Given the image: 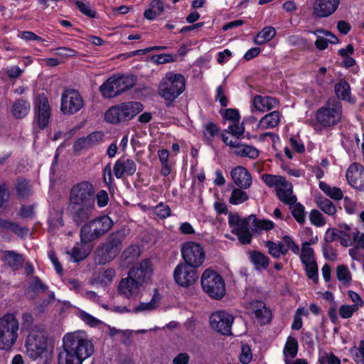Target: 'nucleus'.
Returning <instances> with one entry per match:
<instances>
[{
    "label": "nucleus",
    "mask_w": 364,
    "mask_h": 364,
    "mask_svg": "<svg viewBox=\"0 0 364 364\" xmlns=\"http://www.w3.org/2000/svg\"><path fill=\"white\" fill-rule=\"evenodd\" d=\"M93 353V344L85 332L68 333L63 337V350L58 355V363L82 364Z\"/></svg>",
    "instance_id": "1"
},
{
    "label": "nucleus",
    "mask_w": 364,
    "mask_h": 364,
    "mask_svg": "<svg viewBox=\"0 0 364 364\" xmlns=\"http://www.w3.org/2000/svg\"><path fill=\"white\" fill-rule=\"evenodd\" d=\"M114 224L113 220L107 215L91 218L80 228L81 242L87 244L98 240L112 228Z\"/></svg>",
    "instance_id": "2"
},
{
    "label": "nucleus",
    "mask_w": 364,
    "mask_h": 364,
    "mask_svg": "<svg viewBox=\"0 0 364 364\" xmlns=\"http://www.w3.org/2000/svg\"><path fill=\"white\" fill-rule=\"evenodd\" d=\"M342 117V104L336 99L329 100L325 105L316 112V123L314 129L321 131L322 128H328L338 124Z\"/></svg>",
    "instance_id": "3"
},
{
    "label": "nucleus",
    "mask_w": 364,
    "mask_h": 364,
    "mask_svg": "<svg viewBox=\"0 0 364 364\" xmlns=\"http://www.w3.org/2000/svg\"><path fill=\"white\" fill-rule=\"evenodd\" d=\"M186 88V79L180 73L168 72L159 83V95L166 101L172 102Z\"/></svg>",
    "instance_id": "4"
},
{
    "label": "nucleus",
    "mask_w": 364,
    "mask_h": 364,
    "mask_svg": "<svg viewBox=\"0 0 364 364\" xmlns=\"http://www.w3.org/2000/svg\"><path fill=\"white\" fill-rule=\"evenodd\" d=\"M19 322L14 314L0 317V350H9L17 341Z\"/></svg>",
    "instance_id": "5"
},
{
    "label": "nucleus",
    "mask_w": 364,
    "mask_h": 364,
    "mask_svg": "<svg viewBox=\"0 0 364 364\" xmlns=\"http://www.w3.org/2000/svg\"><path fill=\"white\" fill-rule=\"evenodd\" d=\"M262 179L267 186L274 188L278 198L284 204L291 205L297 200L293 194L291 183L287 182L284 177L265 173L262 176Z\"/></svg>",
    "instance_id": "6"
},
{
    "label": "nucleus",
    "mask_w": 364,
    "mask_h": 364,
    "mask_svg": "<svg viewBox=\"0 0 364 364\" xmlns=\"http://www.w3.org/2000/svg\"><path fill=\"white\" fill-rule=\"evenodd\" d=\"M143 105L138 102H123L110 107L105 113V119L112 124L128 121L142 111Z\"/></svg>",
    "instance_id": "7"
},
{
    "label": "nucleus",
    "mask_w": 364,
    "mask_h": 364,
    "mask_svg": "<svg viewBox=\"0 0 364 364\" xmlns=\"http://www.w3.org/2000/svg\"><path fill=\"white\" fill-rule=\"evenodd\" d=\"M255 220V215L241 218L237 213H229L228 224L231 228V232L235 235L242 245L250 244L252 241V234L250 230V223Z\"/></svg>",
    "instance_id": "8"
},
{
    "label": "nucleus",
    "mask_w": 364,
    "mask_h": 364,
    "mask_svg": "<svg viewBox=\"0 0 364 364\" xmlns=\"http://www.w3.org/2000/svg\"><path fill=\"white\" fill-rule=\"evenodd\" d=\"M203 291L210 297L220 299L225 294V285L223 277L217 272L206 269L201 276Z\"/></svg>",
    "instance_id": "9"
},
{
    "label": "nucleus",
    "mask_w": 364,
    "mask_h": 364,
    "mask_svg": "<svg viewBox=\"0 0 364 364\" xmlns=\"http://www.w3.org/2000/svg\"><path fill=\"white\" fill-rule=\"evenodd\" d=\"M95 187L91 182L80 181L71 187L68 204H95Z\"/></svg>",
    "instance_id": "10"
},
{
    "label": "nucleus",
    "mask_w": 364,
    "mask_h": 364,
    "mask_svg": "<svg viewBox=\"0 0 364 364\" xmlns=\"http://www.w3.org/2000/svg\"><path fill=\"white\" fill-rule=\"evenodd\" d=\"M26 353L32 360H36L47 350V338L40 329H32L26 341Z\"/></svg>",
    "instance_id": "11"
},
{
    "label": "nucleus",
    "mask_w": 364,
    "mask_h": 364,
    "mask_svg": "<svg viewBox=\"0 0 364 364\" xmlns=\"http://www.w3.org/2000/svg\"><path fill=\"white\" fill-rule=\"evenodd\" d=\"M67 215L73 223L79 227L86 224L95 214V204H68Z\"/></svg>",
    "instance_id": "12"
},
{
    "label": "nucleus",
    "mask_w": 364,
    "mask_h": 364,
    "mask_svg": "<svg viewBox=\"0 0 364 364\" xmlns=\"http://www.w3.org/2000/svg\"><path fill=\"white\" fill-rule=\"evenodd\" d=\"M181 252L184 264L193 267H200L205 260V251L199 243L186 242L183 244Z\"/></svg>",
    "instance_id": "13"
},
{
    "label": "nucleus",
    "mask_w": 364,
    "mask_h": 364,
    "mask_svg": "<svg viewBox=\"0 0 364 364\" xmlns=\"http://www.w3.org/2000/svg\"><path fill=\"white\" fill-rule=\"evenodd\" d=\"M83 107V98L77 90L68 89L63 91L61 95L60 110L64 114H74Z\"/></svg>",
    "instance_id": "14"
},
{
    "label": "nucleus",
    "mask_w": 364,
    "mask_h": 364,
    "mask_svg": "<svg viewBox=\"0 0 364 364\" xmlns=\"http://www.w3.org/2000/svg\"><path fill=\"white\" fill-rule=\"evenodd\" d=\"M233 321V316L225 311H216L210 316L211 328L223 335H231Z\"/></svg>",
    "instance_id": "15"
},
{
    "label": "nucleus",
    "mask_w": 364,
    "mask_h": 364,
    "mask_svg": "<svg viewBox=\"0 0 364 364\" xmlns=\"http://www.w3.org/2000/svg\"><path fill=\"white\" fill-rule=\"evenodd\" d=\"M173 277L178 285L188 287L197 281L198 274L196 267L181 263L176 267L173 271Z\"/></svg>",
    "instance_id": "16"
},
{
    "label": "nucleus",
    "mask_w": 364,
    "mask_h": 364,
    "mask_svg": "<svg viewBox=\"0 0 364 364\" xmlns=\"http://www.w3.org/2000/svg\"><path fill=\"white\" fill-rule=\"evenodd\" d=\"M153 269L151 261L148 259L141 260L140 262L135 264L128 272L127 275L130 279L143 287L147 284L152 276Z\"/></svg>",
    "instance_id": "17"
},
{
    "label": "nucleus",
    "mask_w": 364,
    "mask_h": 364,
    "mask_svg": "<svg viewBox=\"0 0 364 364\" xmlns=\"http://www.w3.org/2000/svg\"><path fill=\"white\" fill-rule=\"evenodd\" d=\"M141 287L137 282L130 279V277L127 275L119 282L117 292L123 298L135 300L138 297Z\"/></svg>",
    "instance_id": "18"
},
{
    "label": "nucleus",
    "mask_w": 364,
    "mask_h": 364,
    "mask_svg": "<svg viewBox=\"0 0 364 364\" xmlns=\"http://www.w3.org/2000/svg\"><path fill=\"white\" fill-rule=\"evenodd\" d=\"M120 252V250L104 241L96 249L95 261L100 264H105L114 260Z\"/></svg>",
    "instance_id": "19"
},
{
    "label": "nucleus",
    "mask_w": 364,
    "mask_h": 364,
    "mask_svg": "<svg viewBox=\"0 0 364 364\" xmlns=\"http://www.w3.org/2000/svg\"><path fill=\"white\" fill-rule=\"evenodd\" d=\"M348 183L355 188L364 189V167L357 163L351 164L346 174Z\"/></svg>",
    "instance_id": "20"
},
{
    "label": "nucleus",
    "mask_w": 364,
    "mask_h": 364,
    "mask_svg": "<svg viewBox=\"0 0 364 364\" xmlns=\"http://www.w3.org/2000/svg\"><path fill=\"white\" fill-rule=\"evenodd\" d=\"M136 171V163L132 159L128 158L117 159L113 166L114 174L117 178H121L123 176H133Z\"/></svg>",
    "instance_id": "21"
},
{
    "label": "nucleus",
    "mask_w": 364,
    "mask_h": 364,
    "mask_svg": "<svg viewBox=\"0 0 364 364\" xmlns=\"http://www.w3.org/2000/svg\"><path fill=\"white\" fill-rule=\"evenodd\" d=\"M340 0H316L314 8V14L320 18L328 17L338 9Z\"/></svg>",
    "instance_id": "22"
},
{
    "label": "nucleus",
    "mask_w": 364,
    "mask_h": 364,
    "mask_svg": "<svg viewBox=\"0 0 364 364\" xmlns=\"http://www.w3.org/2000/svg\"><path fill=\"white\" fill-rule=\"evenodd\" d=\"M36 116L38 127L45 129L49 123L50 107L48 99L43 96L38 97Z\"/></svg>",
    "instance_id": "23"
},
{
    "label": "nucleus",
    "mask_w": 364,
    "mask_h": 364,
    "mask_svg": "<svg viewBox=\"0 0 364 364\" xmlns=\"http://www.w3.org/2000/svg\"><path fill=\"white\" fill-rule=\"evenodd\" d=\"M250 306L259 323L264 325L270 321L272 317L271 311L263 301L255 300L252 301Z\"/></svg>",
    "instance_id": "24"
},
{
    "label": "nucleus",
    "mask_w": 364,
    "mask_h": 364,
    "mask_svg": "<svg viewBox=\"0 0 364 364\" xmlns=\"http://www.w3.org/2000/svg\"><path fill=\"white\" fill-rule=\"evenodd\" d=\"M103 134L101 132H92L85 137L77 139L73 144V150L75 152H80L83 149H89L97 145L102 141Z\"/></svg>",
    "instance_id": "25"
},
{
    "label": "nucleus",
    "mask_w": 364,
    "mask_h": 364,
    "mask_svg": "<svg viewBox=\"0 0 364 364\" xmlns=\"http://www.w3.org/2000/svg\"><path fill=\"white\" fill-rule=\"evenodd\" d=\"M230 174L234 183L239 188L247 189L251 186L252 176L245 168L237 166L231 171Z\"/></svg>",
    "instance_id": "26"
},
{
    "label": "nucleus",
    "mask_w": 364,
    "mask_h": 364,
    "mask_svg": "<svg viewBox=\"0 0 364 364\" xmlns=\"http://www.w3.org/2000/svg\"><path fill=\"white\" fill-rule=\"evenodd\" d=\"M279 104L277 99L269 96L256 95L252 100V106L259 112H267Z\"/></svg>",
    "instance_id": "27"
},
{
    "label": "nucleus",
    "mask_w": 364,
    "mask_h": 364,
    "mask_svg": "<svg viewBox=\"0 0 364 364\" xmlns=\"http://www.w3.org/2000/svg\"><path fill=\"white\" fill-rule=\"evenodd\" d=\"M100 91L105 98H112L122 94L117 81V75L109 77L100 87Z\"/></svg>",
    "instance_id": "28"
},
{
    "label": "nucleus",
    "mask_w": 364,
    "mask_h": 364,
    "mask_svg": "<svg viewBox=\"0 0 364 364\" xmlns=\"http://www.w3.org/2000/svg\"><path fill=\"white\" fill-rule=\"evenodd\" d=\"M31 110L30 102L24 99H18L15 101L11 109L12 115L16 119H23L27 116Z\"/></svg>",
    "instance_id": "29"
},
{
    "label": "nucleus",
    "mask_w": 364,
    "mask_h": 364,
    "mask_svg": "<svg viewBox=\"0 0 364 364\" xmlns=\"http://www.w3.org/2000/svg\"><path fill=\"white\" fill-rule=\"evenodd\" d=\"M318 242V237H312L309 242H305L301 245L300 259L303 264L314 262V249L310 247L311 245L316 244Z\"/></svg>",
    "instance_id": "30"
},
{
    "label": "nucleus",
    "mask_w": 364,
    "mask_h": 364,
    "mask_svg": "<svg viewBox=\"0 0 364 364\" xmlns=\"http://www.w3.org/2000/svg\"><path fill=\"white\" fill-rule=\"evenodd\" d=\"M248 254L250 262L257 270L265 269L268 267L269 259L264 253L257 250H252L249 252Z\"/></svg>",
    "instance_id": "31"
},
{
    "label": "nucleus",
    "mask_w": 364,
    "mask_h": 364,
    "mask_svg": "<svg viewBox=\"0 0 364 364\" xmlns=\"http://www.w3.org/2000/svg\"><path fill=\"white\" fill-rule=\"evenodd\" d=\"M282 114L278 111H273L264 116L259 122L260 129H272L276 127L280 122Z\"/></svg>",
    "instance_id": "32"
},
{
    "label": "nucleus",
    "mask_w": 364,
    "mask_h": 364,
    "mask_svg": "<svg viewBox=\"0 0 364 364\" xmlns=\"http://www.w3.org/2000/svg\"><path fill=\"white\" fill-rule=\"evenodd\" d=\"M127 235V230L125 228H121L109 234L105 241L121 251L122 249V242Z\"/></svg>",
    "instance_id": "33"
},
{
    "label": "nucleus",
    "mask_w": 364,
    "mask_h": 364,
    "mask_svg": "<svg viewBox=\"0 0 364 364\" xmlns=\"http://www.w3.org/2000/svg\"><path fill=\"white\" fill-rule=\"evenodd\" d=\"M335 92L338 98L354 103L355 100L351 96L350 85L344 80H341L335 85Z\"/></svg>",
    "instance_id": "34"
},
{
    "label": "nucleus",
    "mask_w": 364,
    "mask_h": 364,
    "mask_svg": "<svg viewBox=\"0 0 364 364\" xmlns=\"http://www.w3.org/2000/svg\"><path fill=\"white\" fill-rule=\"evenodd\" d=\"M297 353V340L294 337L289 336L283 350L285 363L290 364V359H289L288 357H289L290 358H294L296 356Z\"/></svg>",
    "instance_id": "35"
},
{
    "label": "nucleus",
    "mask_w": 364,
    "mask_h": 364,
    "mask_svg": "<svg viewBox=\"0 0 364 364\" xmlns=\"http://www.w3.org/2000/svg\"><path fill=\"white\" fill-rule=\"evenodd\" d=\"M4 255L5 263L11 267L13 270H18L22 267L23 259L20 254L14 251H6Z\"/></svg>",
    "instance_id": "36"
},
{
    "label": "nucleus",
    "mask_w": 364,
    "mask_h": 364,
    "mask_svg": "<svg viewBox=\"0 0 364 364\" xmlns=\"http://www.w3.org/2000/svg\"><path fill=\"white\" fill-rule=\"evenodd\" d=\"M315 201L318 208L326 214L333 216L336 213L337 209L336 205L328 198L318 196L316 198Z\"/></svg>",
    "instance_id": "37"
},
{
    "label": "nucleus",
    "mask_w": 364,
    "mask_h": 364,
    "mask_svg": "<svg viewBox=\"0 0 364 364\" xmlns=\"http://www.w3.org/2000/svg\"><path fill=\"white\" fill-rule=\"evenodd\" d=\"M276 35V30L274 27H264L259 32L255 38V43L257 45H263L271 41Z\"/></svg>",
    "instance_id": "38"
},
{
    "label": "nucleus",
    "mask_w": 364,
    "mask_h": 364,
    "mask_svg": "<svg viewBox=\"0 0 364 364\" xmlns=\"http://www.w3.org/2000/svg\"><path fill=\"white\" fill-rule=\"evenodd\" d=\"M160 301V294L158 293L156 290L149 302H141L137 306H136L134 309V312H143V311H151L154 310L157 304Z\"/></svg>",
    "instance_id": "39"
},
{
    "label": "nucleus",
    "mask_w": 364,
    "mask_h": 364,
    "mask_svg": "<svg viewBox=\"0 0 364 364\" xmlns=\"http://www.w3.org/2000/svg\"><path fill=\"white\" fill-rule=\"evenodd\" d=\"M14 188L18 197L21 198H28L32 194L31 186L28 181L24 178L18 179Z\"/></svg>",
    "instance_id": "40"
},
{
    "label": "nucleus",
    "mask_w": 364,
    "mask_h": 364,
    "mask_svg": "<svg viewBox=\"0 0 364 364\" xmlns=\"http://www.w3.org/2000/svg\"><path fill=\"white\" fill-rule=\"evenodd\" d=\"M265 247L268 249L269 254L274 258H279L281 255H285L287 250L281 242L276 243L271 240L265 242Z\"/></svg>",
    "instance_id": "41"
},
{
    "label": "nucleus",
    "mask_w": 364,
    "mask_h": 364,
    "mask_svg": "<svg viewBox=\"0 0 364 364\" xmlns=\"http://www.w3.org/2000/svg\"><path fill=\"white\" fill-rule=\"evenodd\" d=\"M84 243H77L71 250L70 256L74 262H80L85 259L90 252V250L85 247Z\"/></svg>",
    "instance_id": "42"
},
{
    "label": "nucleus",
    "mask_w": 364,
    "mask_h": 364,
    "mask_svg": "<svg viewBox=\"0 0 364 364\" xmlns=\"http://www.w3.org/2000/svg\"><path fill=\"white\" fill-rule=\"evenodd\" d=\"M117 81L121 92L129 90L134 86L136 79L134 75H117Z\"/></svg>",
    "instance_id": "43"
},
{
    "label": "nucleus",
    "mask_w": 364,
    "mask_h": 364,
    "mask_svg": "<svg viewBox=\"0 0 364 364\" xmlns=\"http://www.w3.org/2000/svg\"><path fill=\"white\" fill-rule=\"evenodd\" d=\"M235 154L240 156H247L250 159H256L259 156V151L252 146L238 144L235 150Z\"/></svg>",
    "instance_id": "44"
},
{
    "label": "nucleus",
    "mask_w": 364,
    "mask_h": 364,
    "mask_svg": "<svg viewBox=\"0 0 364 364\" xmlns=\"http://www.w3.org/2000/svg\"><path fill=\"white\" fill-rule=\"evenodd\" d=\"M319 188L328 196L335 200H339L343 198V194L341 188L338 187H331L325 182L321 181L319 183Z\"/></svg>",
    "instance_id": "45"
},
{
    "label": "nucleus",
    "mask_w": 364,
    "mask_h": 364,
    "mask_svg": "<svg viewBox=\"0 0 364 364\" xmlns=\"http://www.w3.org/2000/svg\"><path fill=\"white\" fill-rule=\"evenodd\" d=\"M294 219L299 224H304L306 220L304 206L296 201L291 205H289Z\"/></svg>",
    "instance_id": "46"
},
{
    "label": "nucleus",
    "mask_w": 364,
    "mask_h": 364,
    "mask_svg": "<svg viewBox=\"0 0 364 364\" xmlns=\"http://www.w3.org/2000/svg\"><path fill=\"white\" fill-rule=\"evenodd\" d=\"M249 199L246 192L240 188H234L229 198V203L232 205H239L243 203Z\"/></svg>",
    "instance_id": "47"
},
{
    "label": "nucleus",
    "mask_w": 364,
    "mask_h": 364,
    "mask_svg": "<svg viewBox=\"0 0 364 364\" xmlns=\"http://www.w3.org/2000/svg\"><path fill=\"white\" fill-rule=\"evenodd\" d=\"M0 229L11 230L18 235L28 232V229L20 228L18 224L2 218H0Z\"/></svg>",
    "instance_id": "48"
},
{
    "label": "nucleus",
    "mask_w": 364,
    "mask_h": 364,
    "mask_svg": "<svg viewBox=\"0 0 364 364\" xmlns=\"http://www.w3.org/2000/svg\"><path fill=\"white\" fill-rule=\"evenodd\" d=\"M336 276L343 284H349L351 282V274L348 268L345 265H338L336 268Z\"/></svg>",
    "instance_id": "49"
},
{
    "label": "nucleus",
    "mask_w": 364,
    "mask_h": 364,
    "mask_svg": "<svg viewBox=\"0 0 364 364\" xmlns=\"http://www.w3.org/2000/svg\"><path fill=\"white\" fill-rule=\"evenodd\" d=\"M252 230L255 232L262 230H270L274 228V224L269 220H257L255 217V220H252Z\"/></svg>",
    "instance_id": "50"
},
{
    "label": "nucleus",
    "mask_w": 364,
    "mask_h": 364,
    "mask_svg": "<svg viewBox=\"0 0 364 364\" xmlns=\"http://www.w3.org/2000/svg\"><path fill=\"white\" fill-rule=\"evenodd\" d=\"M355 306H352L351 304H343L341 305L338 310L337 309V313L338 312L339 316L343 319H348L351 318L354 313L358 311Z\"/></svg>",
    "instance_id": "51"
},
{
    "label": "nucleus",
    "mask_w": 364,
    "mask_h": 364,
    "mask_svg": "<svg viewBox=\"0 0 364 364\" xmlns=\"http://www.w3.org/2000/svg\"><path fill=\"white\" fill-rule=\"evenodd\" d=\"M318 362L319 364H341V360L333 353L323 352L319 355Z\"/></svg>",
    "instance_id": "52"
},
{
    "label": "nucleus",
    "mask_w": 364,
    "mask_h": 364,
    "mask_svg": "<svg viewBox=\"0 0 364 364\" xmlns=\"http://www.w3.org/2000/svg\"><path fill=\"white\" fill-rule=\"evenodd\" d=\"M309 220L312 225L316 227L323 226L326 223V220L323 215L317 210H312L310 212Z\"/></svg>",
    "instance_id": "53"
},
{
    "label": "nucleus",
    "mask_w": 364,
    "mask_h": 364,
    "mask_svg": "<svg viewBox=\"0 0 364 364\" xmlns=\"http://www.w3.org/2000/svg\"><path fill=\"white\" fill-rule=\"evenodd\" d=\"M176 56L173 55L171 53H162L154 55L151 57V60L156 64H165L168 63L175 62Z\"/></svg>",
    "instance_id": "54"
},
{
    "label": "nucleus",
    "mask_w": 364,
    "mask_h": 364,
    "mask_svg": "<svg viewBox=\"0 0 364 364\" xmlns=\"http://www.w3.org/2000/svg\"><path fill=\"white\" fill-rule=\"evenodd\" d=\"M307 276L311 279L315 283L318 282V267L316 262L307 263L304 264Z\"/></svg>",
    "instance_id": "55"
},
{
    "label": "nucleus",
    "mask_w": 364,
    "mask_h": 364,
    "mask_svg": "<svg viewBox=\"0 0 364 364\" xmlns=\"http://www.w3.org/2000/svg\"><path fill=\"white\" fill-rule=\"evenodd\" d=\"M75 4L77 6L80 12L84 15L90 18L95 17L96 12L91 9L89 3H85L83 1L76 0L75 1Z\"/></svg>",
    "instance_id": "56"
},
{
    "label": "nucleus",
    "mask_w": 364,
    "mask_h": 364,
    "mask_svg": "<svg viewBox=\"0 0 364 364\" xmlns=\"http://www.w3.org/2000/svg\"><path fill=\"white\" fill-rule=\"evenodd\" d=\"M228 132L231 134L236 139H240L245 133V126L242 124H239L237 122H234L228 127Z\"/></svg>",
    "instance_id": "57"
},
{
    "label": "nucleus",
    "mask_w": 364,
    "mask_h": 364,
    "mask_svg": "<svg viewBox=\"0 0 364 364\" xmlns=\"http://www.w3.org/2000/svg\"><path fill=\"white\" fill-rule=\"evenodd\" d=\"M252 358L251 348L248 345H242L240 360L243 364H248Z\"/></svg>",
    "instance_id": "58"
},
{
    "label": "nucleus",
    "mask_w": 364,
    "mask_h": 364,
    "mask_svg": "<svg viewBox=\"0 0 364 364\" xmlns=\"http://www.w3.org/2000/svg\"><path fill=\"white\" fill-rule=\"evenodd\" d=\"M327 297H330L332 299L333 304L328 309V316L333 323H336L338 321V315L337 314V307L336 303L333 301V296L331 293L326 292Z\"/></svg>",
    "instance_id": "59"
},
{
    "label": "nucleus",
    "mask_w": 364,
    "mask_h": 364,
    "mask_svg": "<svg viewBox=\"0 0 364 364\" xmlns=\"http://www.w3.org/2000/svg\"><path fill=\"white\" fill-rule=\"evenodd\" d=\"M47 289V286L44 284L38 277H33L29 285V290L35 293L39 291H45Z\"/></svg>",
    "instance_id": "60"
},
{
    "label": "nucleus",
    "mask_w": 364,
    "mask_h": 364,
    "mask_svg": "<svg viewBox=\"0 0 364 364\" xmlns=\"http://www.w3.org/2000/svg\"><path fill=\"white\" fill-rule=\"evenodd\" d=\"M95 201L100 208L105 207L109 202V196L106 191L101 190L96 195L95 194Z\"/></svg>",
    "instance_id": "61"
},
{
    "label": "nucleus",
    "mask_w": 364,
    "mask_h": 364,
    "mask_svg": "<svg viewBox=\"0 0 364 364\" xmlns=\"http://www.w3.org/2000/svg\"><path fill=\"white\" fill-rule=\"evenodd\" d=\"M342 231H338L335 228H328L326 230L324 235V240L331 243L339 238L341 237Z\"/></svg>",
    "instance_id": "62"
},
{
    "label": "nucleus",
    "mask_w": 364,
    "mask_h": 364,
    "mask_svg": "<svg viewBox=\"0 0 364 364\" xmlns=\"http://www.w3.org/2000/svg\"><path fill=\"white\" fill-rule=\"evenodd\" d=\"M103 181L110 190L112 188L113 177L112 174L111 164H107L103 170Z\"/></svg>",
    "instance_id": "63"
},
{
    "label": "nucleus",
    "mask_w": 364,
    "mask_h": 364,
    "mask_svg": "<svg viewBox=\"0 0 364 364\" xmlns=\"http://www.w3.org/2000/svg\"><path fill=\"white\" fill-rule=\"evenodd\" d=\"M155 214L160 218H166L171 215V209L168 205L160 203L155 208Z\"/></svg>",
    "instance_id": "64"
}]
</instances>
